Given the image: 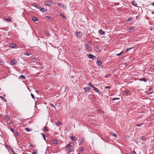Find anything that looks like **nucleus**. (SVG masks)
Masks as SVG:
<instances>
[{
    "label": "nucleus",
    "mask_w": 154,
    "mask_h": 154,
    "mask_svg": "<svg viewBox=\"0 0 154 154\" xmlns=\"http://www.w3.org/2000/svg\"><path fill=\"white\" fill-rule=\"evenodd\" d=\"M66 150L69 152H71L73 151V149L72 146L71 145V143H69L67 145L66 147Z\"/></svg>",
    "instance_id": "f257e3e1"
},
{
    "label": "nucleus",
    "mask_w": 154,
    "mask_h": 154,
    "mask_svg": "<svg viewBox=\"0 0 154 154\" xmlns=\"http://www.w3.org/2000/svg\"><path fill=\"white\" fill-rule=\"evenodd\" d=\"M45 4L48 6H51L52 5L53 2L52 1H47L45 2Z\"/></svg>",
    "instance_id": "f03ea898"
},
{
    "label": "nucleus",
    "mask_w": 154,
    "mask_h": 154,
    "mask_svg": "<svg viewBox=\"0 0 154 154\" xmlns=\"http://www.w3.org/2000/svg\"><path fill=\"white\" fill-rule=\"evenodd\" d=\"M100 57H98L97 58V65L99 66H100L102 62L100 60Z\"/></svg>",
    "instance_id": "7ed1b4c3"
},
{
    "label": "nucleus",
    "mask_w": 154,
    "mask_h": 154,
    "mask_svg": "<svg viewBox=\"0 0 154 154\" xmlns=\"http://www.w3.org/2000/svg\"><path fill=\"white\" fill-rule=\"evenodd\" d=\"M87 57L89 58L94 60L96 59L95 56L91 54H89L87 55Z\"/></svg>",
    "instance_id": "20e7f679"
},
{
    "label": "nucleus",
    "mask_w": 154,
    "mask_h": 154,
    "mask_svg": "<svg viewBox=\"0 0 154 154\" xmlns=\"http://www.w3.org/2000/svg\"><path fill=\"white\" fill-rule=\"evenodd\" d=\"M69 138L72 141H76L78 140V139L76 137H74L73 136H70Z\"/></svg>",
    "instance_id": "39448f33"
},
{
    "label": "nucleus",
    "mask_w": 154,
    "mask_h": 154,
    "mask_svg": "<svg viewBox=\"0 0 154 154\" xmlns=\"http://www.w3.org/2000/svg\"><path fill=\"white\" fill-rule=\"evenodd\" d=\"M58 5L59 6L62 7L64 9H66V6L62 3H58Z\"/></svg>",
    "instance_id": "423d86ee"
},
{
    "label": "nucleus",
    "mask_w": 154,
    "mask_h": 154,
    "mask_svg": "<svg viewBox=\"0 0 154 154\" xmlns=\"http://www.w3.org/2000/svg\"><path fill=\"white\" fill-rule=\"evenodd\" d=\"M17 63V60H11L10 61V64L11 65H14Z\"/></svg>",
    "instance_id": "0eeeda50"
},
{
    "label": "nucleus",
    "mask_w": 154,
    "mask_h": 154,
    "mask_svg": "<svg viewBox=\"0 0 154 154\" xmlns=\"http://www.w3.org/2000/svg\"><path fill=\"white\" fill-rule=\"evenodd\" d=\"M52 143L54 144H57L58 143L56 139H54L51 140Z\"/></svg>",
    "instance_id": "6e6552de"
},
{
    "label": "nucleus",
    "mask_w": 154,
    "mask_h": 154,
    "mask_svg": "<svg viewBox=\"0 0 154 154\" xmlns=\"http://www.w3.org/2000/svg\"><path fill=\"white\" fill-rule=\"evenodd\" d=\"M76 33L77 34L76 36L77 37H80L82 35V33L81 32H77Z\"/></svg>",
    "instance_id": "1a4fd4ad"
},
{
    "label": "nucleus",
    "mask_w": 154,
    "mask_h": 154,
    "mask_svg": "<svg viewBox=\"0 0 154 154\" xmlns=\"http://www.w3.org/2000/svg\"><path fill=\"white\" fill-rule=\"evenodd\" d=\"M17 46V45L15 44L12 43L10 45V47L12 48H14Z\"/></svg>",
    "instance_id": "9d476101"
},
{
    "label": "nucleus",
    "mask_w": 154,
    "mask_h": 154,
    "mask_svg": "<svg viewBox=\"0 0 154 154\" xmlns=\"http://www.w3.org/2000/svg\"><path fill=\"white\" fill-rule=\"evenodd\" d=\"M84 90L85 91V92H87L88 91H89L90 88L89 87H86L83 88Z\"/></svg>",
    "instance_id": "9b49d317"
},
{
    "label": "nucleus",
    "mask_w": 154,
    "mask_h": 154,
    "mask_svg": "<svg viewBox=\"0 0 154 154\" xmlns=\"http://www.w3.org/2000/svg\"><path fill=\"white\" fill-rule=\"evenodd\" d=\"M98 32L100 34L102 35H103L104 34V32L101 29L99 30Z\"/></svg>",
    "instance_id": "f8f14e48"
},
{
    "label": "nucleus",
    "mask_w": 154,
    "mask_h": 154,
    "mask_svg": "<svg viewBox=\"0 0 154 154\" xmlns=\"http://www.w3.org/2000/svg\"><path fill=\"white\" fill-rule=\"evenodd\" d=\"M32 19L34 21H38V19L35 17H32Z\"/></svg>",
    "instance_id": "ddd939ff"
},
{
    "label": "nucleus",
    "mask_w": 154,
    "mask_h": 154,
    "mask_svg": "<svg viewBox=\"0 0 154 154\" xmlns=\"http://www.w3.org/2000/svg\"><path fill=\"white\" fill-rule=\"evenodd\" d=\"M141 139L144 141H146L147 140V138L145 136H142L141 137Z\"/></svg>",
    "instance_id": "4468645a"
},
{
    "label": "nucleus",
    "mask_w": 154,
    "mask_h": 154,
    "mask_svg": "<svg viewBox=\"0 0 154 154\" xmlns=\"http://www.w3.org/2000/svg\"><path fill=\"white\" fill-rule=\"evenodd\" d=\"M133 20V18L132 17H129L126 20V21L127 22H130L131 21Z\"/></svg>",
    "instance_id": "2eb2a0df"
},
{
    "label": "nucleus",
    "mask_w": 154,
    "mask_h": 154,
    "mask_svg": "<svg viewBox=\"0 0 154 154\" xmlns=\"http://www.w3.org/2000/svg\"><path fill=\"white\" fill-rule=\"evenodd\" d=\"M94 90L96 92L99 93V94L100 93H99L100 90L97 88L95 87Z\"/></svg>",
    "instance_id": "dca6fc26"
},
{
    "label": "nucleus",
    "mask_w": 154,
    "mask_h": 154,
    "mask_svg": "<svg viewBox=\"0 0 154 154\" xmlns=\"http://www.w3.org/2000/svg\"><path fill=\"white\" fill-rule=\"evenodd\" d=\"M40 11L42 12H45L47 11V10L45 8H40Z\"/></svg>",
    "instance_id": "f3484780"
},
{
    "label": "nucleus",
    "mask_w": 154,
    "mask_h": 154,
    "mask_svg": "<svg viewBox=\"0 0 154 154\" xmlns=\"http://www.w3.org/2000/svg\"><path fill=\"white\" fill-rule=\"evenodd\" d=\"M37 150L36 149H35L33 150L32 154H37Z\"/></svg>",
    "instance_id": "a211bd4d"
},
{
    "label": "nucleus",
    "mask_w": 154,
    "mask_h": 154,
    "mask_svg": "<svg viewBox=\"0 0 154 154\" xmlns=\"http://www.w3.org/2000/svg\"><path fill=\"white\" fill-rule=\"evenodd\" d=\"M41 134L42 135V136L43 139L45 140H46V138H45V134L43 133H41Z\"/></svg>",
    "instance_id": "6ab92c4d"
},
{
    "label": "nucleus",
    "mask_w": 154,
    "mask_h": 154,
    "mask_svg": "<svg viewBox=\"0 0 154 154\" xmlns=\"http://www.w3.org/2000/svg\"><path fill=\"white\" fill-rule=\"evenodd\" d=\"M5 20L6 21L9 22L11 21V19L10 18H7L5 19Z\"/></svg>",
    "instance_id": "aec40b11"
},
{
    "label": "nucleus",
    "mask_w": 154,
    "mask_h": 154,
    "mask_svg": "<svg viewBox=\"0 0 154 154\" xmlns=\"http://www.w3.org/2000/svg\"><path fill=\"white\" fill-rule=\"evenodd\" d=\"M20 78L24 80L25 79L26 77L24 75H21L20 76Z\"/></svg>",
    "instance_id": "412c9836"
},
{
    "label": "nucleus",
    "mask_w": 154,
    "mask_h": 154,
    "mask_svg": "<svg viewBox=\"0 0 154 154\" xmlns=\"http://www.w3.org/2000/svg\"><path fill=\"white\" fill-rule=\"evenodd\" d=\"M129 93H130V92L129 91H126L124 92L123 94L124 95L127 94H129Z\"/></svg>",
    "instance_id": "4be33fe9"
},
{
    "label": "nucleus",
    "mask_w": 154,
    "mask_h": 154,
    "mask_svg": "<svg viewBox=\"0 0 154 154\" xmlns=\"http://www.w3.org/2000/svg\"><path fill=\"white\" fill-rule=\"evenodd\" d=\"M139 80L140 81H144L145 82H146L147 81V80H146V79L145 78L140 79H139Z\"/></svg>",
    "instance_id": "5701e85b"
},
{
    "label": "nucleus",
    "mask_w": 154,
    "mask_h": 154,
    "mask_svg": "<svg viewBox=\"0 0 154 154\" xmlns=\"http://www.w3.org/2000/svg\"><path fill=\"white\" fill-rule=\"evenodd\" d=\"M81 143H84L85 142V139L84 137H82L81 139Z\"/></svg>",
    "instance_id": "b1692460"
},
{
    "label": "nucleus",
    "mask_w": 154,
    "mask_h": 154,
    "mask_svg": "<svg viewBox=\"0 0 154 154\" xmlns=\"http://www.w3.org/2000/svg\"><path fill=\"white\" fill-rule=\"evenodd\" d=\"M32 5L36 7V8H38V5H36L35 3H33L32 4Z\"/></svg>",
    "instance_id": "393cba45"
},
{
    "label": "nucleus",
    "mask_w": 154,
    "mask_h": 154,
    "mask_svg": "<svg viewBox=\"0 0 154 154\" xmlns=\"http://www.w3.org/2000/svg\"><path fill=\"white\" fill-rule=\"evenodd\" d=\"M24 54L25 55L29 56L31 54L30 53L27 52H26V53H25Z\"/></svg>",
    "instance_id": "a878e982"
},
{
    "label": "nucleus",
    "mask_w": 154,
    "mask_h": 154,
    "mask_svg": "<svg viewBox=\"0 0 154 154\" xmlns=\"http://www.w3.org/2000/svg\"><path fill=\"white\" fill-rule=\"evenodd\" d=\"M48 128H47V127H45V128H44V131L45 132H48Z\"/></svg>",
    "instance_id": "bb28decb"
},
{
    "label": "nucleus",
    "mask_w": 154,
    "mask_h": 154,
    "mask_svg": "<svg viewBox=\"0 0 154 154\" xmlns=\"http://www.w3.org/2000/svg\"><path fill=\"white\" fill-rule=\"evenodd\" d=\"M134 48V47H131V48H127L126 50L125 51L127 52V51H129L130 50H131Z\"/></svg>",
    "instance_id": "cd10ccee"
},
{
    "label": "nucleus",
    "mask_w": 154,
    "mask_h": 154,
    "mask_svg": "<svg viewBox=\"0 0 154 154\" xmlns=\"http://www.w3.org/2000/svg\"><path fill=\"white\" fill-rule=\"evenodd\" d=\"M132 4L134 6H136L137 5L135 4L134 1H132L131 2Z\"/></svg>",
    "instance_id": "c85d7f7f"
},
{
    "label": "nucleus",
    "mask_w": 154,
    "mask_h": 154,
    "mask_svg": "<svg viewBox=\"0 0 154 154\" xmlns=\"http://www.w3.org/2000/svg\"><path fill=\"white\" fill-rule=\"evenodd\" d=\"M96 50L97 51L100 52V49L98 47H97L96 48Z\"/></svg>",
    "instance_id": "c756f323"
},
{
    "label": "nucleus",
    "mask_w": 154,
    "mask_h": 154,
    "mask_svg": "<svg viewBox=\"0 0 154 154\" xmlns=\"http://www.w3.org/2000/svg\"><path fill=\"white\" fill-rule=\"evenodd\" d=\"M19 134L18 133V132H15V135L16 137H17L19 136Z\"/></svg>",
    "instance_id": "7c9ffc66"
},
{
    "label": "nucleus",
    "mask_w": 154,
    "mask_h": 154,
    "mask_svg": "<svg viewBox=\"0 0 154 154\" xmlns=\"http://www.w3.org/2000/svg\"><path fill=\"white\" fill-rule=\"evenodd\" d=\"M111 75L110 74H108L106 75H105V78H108V77H109V76H110Z\"/></svg>",
    "instance_id": "2f4dec72"
},
{
    "label": "nucleus",
    "mask_w": 154,
    "mask_h": 154,
    "mask_svg": "<svg viewBox=\"0 0 154 154\" xmlns=\"http://www.w3.org/2000/svg\"><path fill=\"white\" fill-rule=\"evenodd\" d=\"M143 123H140V124H138L136 126H141V125H143Z\"/></svg>",
    "instance_id": "473e14b6"
},
{
    "label": "nucleus",
    "mask_w": 154,
    "mask_h": 154,
    "mask_svg": "<svg viewBox=\"0 0 154 154\" xmlns=\"http://www.w3.org/2000/svg\"><path fill=\"white\" fill-rule=\"evenodd\" d=\"M119 99H120V98H117H117H112V100H119Z\"/></svg>",
    "instance_id": "72a5a7b5"
},
{
    "label": "nucleus",
    "mask_w": 154,
    "mask_h": 154,
    "mask_svg": "<svg viewBox=\"0 0 154 154\" xmlns=\"http://www.w3.org/2000/svg\"><path fill=\"white\" fill-rule=\"evenodd\" d=\"M134 30V29L133 27H131L130 28V31H131Z\"/></svg>",
    "instance_id": "f704fd0d"
},
{
    "label": "nucleus",
    "mask_w": 154,
    "mask_h": 154,
    "mask_svg": "<svg viewBox=\"0 0 154 154\" xmlns=\"http://www.w3.org/2000/svg\"><path fill=\"white\" fill-rule=\"evenodd\" d=\"M112 135L113 136H114L116 137H117V135L115 133H112Z\"/></svg>",
    "instance_id": "c9c22d12"
},
{
    "label": "nucleus",
    "mask_w": 154,
    "mask_h": 154,
    "mask_svg": "<svg viewBox=\"0 0 154 154\" xmlns=\"http://www.w3.org/2000/svg\"><path fill=\"white\" fill-rule=\"evenodd\" d=\"M25 129L26 131L28 132L30 131L29 129L28 128H26Z\"/></svg>",
    "instance_id": "e433bc0d"
},
{
    "label": "nucleus",
    "mask_w": 154,
    "mask_h": 154,
    "mask_svg": "<svg viewBox=\"0 0 154 154\" xmlns=\"http://www.w3.org/2000/svg\"><path fill=\"white\" fill-rule=\"evenodd\" d=\"M80 152H83L84 151V150L83 148L82 147L80 149Z\"/></svg>",
    "instance_id": "4c0bfd02"
},
{
    "label": "nucleus",
    "mask_w": 154,
    "mask_h": 154,
    "mask_svg": "<svg viewBox=\"0 0 154 154\" xmlns=\"http://www.w3.org/2000/svg\"><path fill=\"white\" fill-rule=\"evenodd\" d=\"M50 106L51 107H54V109L56 108V107L54 106V105L52 103H51L50 104Z\"/></svg>",
    "instance_id": "58836bf2"
},
{
    "label": "nucleus",
    "mask_w": 154,
    "mask_h": 154,
    "mask_svg": "<svg viewBox=\"0 0 154 154\" xmlns=\"http://www.w3.org/2000/svg\"><path fill=\"white\" fill-rule=\"evenodd\" d=\"M5 119H10V118L9 116H6Z\"/></svg>",
    "instance_id": "ea45409f"
},
{
    "label": "nucleus",
    "mask_w": 154,
    "mask_h": 154,
    "mask_svg": "<svg viewBox=\"0 0 154 154\" xmlns=\"http://www.w3.org/2000/svg\"><path fill=\"white\" fill-rule=\"evenodd\" d=\"M31 96L32 97V98L33 99H34L35 98V97H34V95L32 94L31 93Z\"/></svg>",
    "instance_id": "a19ab883"
},
{
    "label": "nucleus",
    "mask_w": 154,
    "mask_h": 154,
    "mask_svg": "<svg viewBox=\"0 0 154 154\" xmlns=\"http://www.w3.org/2000/svg\"><path fill=\"white\" fill-rule=\"evenodd\" d=\"M122 52H123V51L121 52L120 53H119V54H116V55L117 56H119L122 53Z\"/></svg>",
    "instance_id": "79ce46f5"
},
{
    "label": "nucleus",
    "mask_w": 154,
    "mask_h": 154,
    "mask_svg": "<svg viewBox=\"0 0 154 154\" xmlns=\"http://www.w3.org/2000/svg\"><path fill=\"white\" fill-rule=\"evenodd\" d=\"M60 15L63 18H65V16H64L63 15L61 14H60Z\"/></svg>",
    "instance_id": "37998d69"
},
{
    "label": "nucleus",
    "mask_w": 154,
    "mask_h": 154,
    "mask_svg": "<svg viewBox=\"0 0 154 154\" xmlns=\"http://www.w3.org/2000/svg\"><path fill=\"white\" fill-rule=\"evenodd\" d=\"M110 87L109 86H106L105 87V88H106H106L110 89Z\"/></svg>",
    "instance_id": "c03bdc74"
},
{
    "label": "nucleus",
    "mask_w": 154,
    "mask_h": 154,
    "mask_svg": "<svg viewBox=\"0 0 154 154\" xmlns=\"http://www.w3.org/2000/svg\"><path fill=\"white\" fill-rule=\"evenodd\" d=\"M0 97L2 98V100H4L5 101L6 100L5 99V98H4L2 96H1Z\"/></svg>",
    "instance_id": "a18cd8bd"
},
{
    "label": "nucleus",
    "mask_w": 154,
    "mask_h": 154,
    "mask_svg": "<svg viewBox=\"0 0 154 154\" xmlns=\"http://www.w3.org/2000/svg\"><path fill=\"white\" fill-rule=\"evenodd\" d=\"M11 130L13 132V133H14V129L13 128H11Z\"/></svg>",
    "instance_id": "49530a36"
},
{
    "label": "nucleus",
    "mask_w": 154,
    "mask_h": 154,
    "mask_svg": "<svg viewBox=\"0 0 154 154\" xmlns=\"http://www.w3.org/2000/svg\"><path fill=\"white\" fill-rule=\"evenodd\" d=\"M131 154H136V153L134 151H133L131 152Z\"/></svg>",
    "instance_id": "de8ad7c7"
},
{
    "label": "nucleus",
    "mask_w": 154,
    "mask_h": 154,
    "mask_svg": "<svg viewBox=\"0 0 154 154\" xmlns=\"http://www.w3.org/2000/svg\"><path fill=\"white\" fill-rule=\"evenodd\" d=\"M46 18L50 19L51 17L50 16H46Z\"/></svg>",
    "instance_id": "09e8293b"
},
{
    "label": "nucleus",
    "mask_w": 154,
    "mask_h": 154,
    "mask_svg": "<svg viewBox=\"0 0 154 154\" xmlns=\"http://www.w3.org/2000/svg\"><path fill=\"white\" fill-rule=\"evenodd\" d=\"M88 85H90L91 87V85H92L91 84V82H89V83H88Z\"/></svg>",
    "instance_id": "8fccbe9b"
},
{
    "label": "nucleus",
    "mask_w": 154,
    "mask_h": 154,
    "mask_svg": "<svg viewBox=\"0 0 154 154\" xmlns=\"http://www.w3.org/2000/svg\"><path fill=\"white\" fill-rule=\"evenodd\" d=\"M91 87H92V88H93V90L94 89V88H95V87L93 85H91Z\"/></svg>",
    "instance_id": "3c124183"
},
{
    "label": "nucleus",
    "mask_w": 154,
    "mask_h": 154,
    "mask_svg": "<svg viewBox=\"0 0 154 154\" xmlns=\"http://www.w3.org/2000/svg\"><path fill=\"white\" fill-rule=\"evenodd\" d=\"M32 144H30L29 145V147H32Z\"/></svg>",
    "instance_id": "603ef678"
},
{
    "label": "nucleus",
    "mask_w": 154,
    "mask_h": 154,
    "mask_svg": "<svg viewBox=\"0 0 154 154\" xmlns=\"http://www.w3.org/2000/svg\"><path fill=\"white\" fill-rule=\"evenodd\" d=\"M151 4L153 6H154V2H153V3H151Z\"/></svg>",
    "instance_id": "864d4df0"
},
{
    "label": "nucleus",
    "mask_w": 154,
    "mask_h": 154,
    "mask_svg": "<svg viewBox=\"0 0 154 154\" xmlns=\"http://www.w3.org/2000/svg\"><path fill=\"white\" fill-rule=\"evenodd\" d=\"M101 138L102 140H104L105 141L103 137H101Z\"/></svg>",
    "instance_id": "5fc2aeb1"
},
{
    "label": "nucleus",
    "mask_w": 154,
    "mask_h": 154,
    "mask_svg": "<svg viewBox=\"0 0 154 154\" xmlns=\"http://www.w3.org/2000/svg\"><path fill=\"white\" fill-rule=\"evenodd\" d=\"M9 125H12V122H9Z\"/></svg>",
    "instance_id": "6e6d98bb"
},
{
    "label": "nucleus",
    "mask_w": 154,
    "mask_h": 154,
    "mask_svg": "<svg viewBox=\"0 0 154 154\" xmlns=\"http://www.w3.org/2000/svg\"><path fill=\"white\" fill-rule=\"evenodd\" d=\"M58 124H59V125H61V123L60 122H59V123H58Z\"/></svg>",
    "instance_id": "4d7b16f0"
},
{
    "label": "nucleus",
    "mask_w": 154,
    "mask_h": 154,
    "mask_svg": "<svg viewBox=\"0 0 154 154\" xmlns=\"http://www.w3.org/2000/svg\"><path fill=\"white\" fill-rule=\"evenodd\" d=\"M35 58L34 57H33V58H32L31 60H35Z\"/></svg>",
    "instance_id": "13d9d810"
},
{
    "label": "nucleus",
    "mask_w": 154,
    "mask_h": 154,
    "mask_svg": "<svg viewBox=\"0 0 154 154\" xmlns=\"http://www.w3.org/2000/svg\"><path fill=\"white\" fill-rule=\"evenodd\" d=\"M2 62V61H1V60H0V64H2V63H1Z\"/></svg>",
    "instance_id": "bf43d9fd"
},
{
    "label": "nucleus",
    "mask_w": 154,
    "mask_h": 154,
    "mask_svg": "<svg viewBox=\"0 0 154 154\" xmlns=\"http://www.w3.org/2000/svg\"><path fill=\"white\" fill-rule=\"evenodd\" d=\"M82 143H81V142H80V143H79V145H81Z\"/></svg>",
    "instance_id": "052dcab7"
},
{
    "label": "nucleus",
    "mask_w": 154,
    "mask_h": 154,
    "mask_svg": "<svg viewBox=\"0 0 154 154\" xmlns=\"http://www.w3.org/2000/svg\"><path fill=\"white\" fill-rule=\"evenodd\" d=\"M152 13L153 14H154V11H152Z\"/></svg>",
    "instance_id": "680f3d73"
},
{
    "label": "nucleus",
    "mask_w": 154,
    "mask_h": 154,
    "mask_svg": "<svg viewBox=\"0 0 154 154\" xmlns=\"http://www.w3.org/2000/svg\"><path fill=\"white\" fill-rule=\"evenodd\" d=\"M138 17V16H137L136 17V19H137Z\"/></svg>",
    "instance_id": "e2e57ef3"
},
{
    "label": "nucleus",
    "mask_w": 154,
    "mask_h": 154,
    "mask_svg": "<svg viewBox=\"0 0 154 154\" xmlns=\"http://www.w3.org/2000/svg\"><path fill=\"white\" fill-rule=\"evenodd\" d=\"M150 29L151 31L152 30V28H150Z\"/></svg>",
    "instance_id": "0e129e2a"
},
{
    "label": "nucleus",
    "mask_w": 154,
    "mask_h": 154,
    "mask_svg": "<svg viewBox=\"0 0 154 154\" xmlns=\"http://www.w3.org/2000/svg\"><path fill=\"white\" fill-rule=\"evenodd\" d=\"M13 154H14V153H14V151H13Z\"/></svg>",
    "instance_id": "69168bd1"
},
{
    "label": "nucleus",
    "mask_w": 154,
    "mask_h": 154,
    "mask_svg": "<svg viewBox=\"0 0 154 154\" xmlns=\"http://www.w3.org/2000/svg\"><path fill=\"white\" fill-rule=\"evenodd\" d=\"M13 154H14V153H14V151H13Z\"/></svg>",
    "instance_id": "338daca9"
},
{
    "label": "nucleus",
    "mask_w": 154,
    "mask_h": 154,
    "mask_svg": "<svg viewBox=\"0 0 154 154\" xmlns=\"http://www.w3.org/2000/svg\"><path fill=\"white\" fill-rule=\"evenodd\" d=\"M14 154H17V153H14Z\"/></svg>",
    "instance_id": "774afa93"
}]
</instances>
